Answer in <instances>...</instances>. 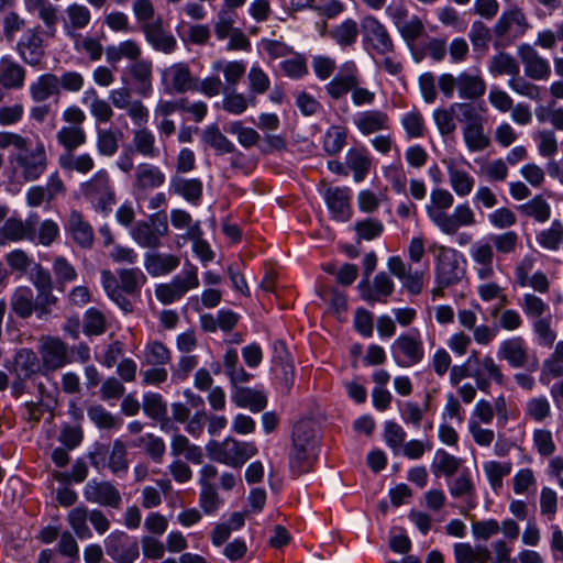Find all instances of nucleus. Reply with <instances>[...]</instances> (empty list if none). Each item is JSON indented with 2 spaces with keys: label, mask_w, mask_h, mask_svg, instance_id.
I'll return each mask as SVG.
<instances>
[{
  "label": "nucleus",
  "mask_w": 563,
  "mask_h": 563,
  "mask_svg": "<svg viewBox=\"0 0 563 563\" xmlns=\"http://www.w3.org/2000/svg\"><path fill=\"white\" fill-rule=\"evenodd\" d=\"M438 87L448 99L456 92L460 99L473 101L486 92V81L478 68L464 69L456 75L443 73L438 77Z\"/></svg>",
  "instance_id": "nucleus-1"
},
{
  "label": "nucleus",
  "mask_w": 563,
  "mask_h": 563,
  "mask_svg": "<svg viewBox=\"0 0 563 563\" xmlns=\"http://www.w3.org/2000/svg\"><path fill=\"white\" fill-rule=\"evenodd\" d=\"M206 452L214 462L240 468L257 453V448L253 442H241L228 437L223 441L210 440L206 444Z\"/></svg>",
  "instance_id": "nucleus-2"
},
{
  "label": "nucleus",
  "mask_w": 563,
  "mask_h": 563,
  "mask_svg": "<svg viewBox=\"0 0 563 563\" xmlns=\"http://www.w3.org/2000/svg\"><path fill=\"white\" fill-rule=\"evenodd\" d=\"M198 287V269L192 265H188L169 283L157 285L155 287V296L163 305H170L180 300L189 290Z\"/></svg>",
  "instance_id": "nucleus-3"
},
{
  "label": "nucleus",
  "mask_w": 563,
  "mask_h": 563,
  "mask_svg": "<svg viewBox=\"0 0 563 563\" xmlns=\"http://www.w3.org/2000/svg\"><path fill=\"white\" fill-rule=\"evenodd\" d=\"M435 255V282L442 286L459 284L465 275L463 255L455 249L440 245Z\"/></svg>",
  "instance_id": "nucleus-4"
},
{
  "label": "nucleus",
  "mask_w": 563,
  "mask_h": 563,
  "mask_svg": "<svg viewBox=\"0 0 563 563\" xmlns=\"http://www.w3.org/2000/svg\"><path fill=\"white\" fill-rule=\"evenodd\" d=\"M166 214L158 212L152 214L147 221H139L131 229L130 234L134 242L144 249H158L162 238L168 234Z\"/></svg>",
  "instance_id": "nucleus-5"
},
{
  "label": "nucleus",
  "mask_w": 563,
  "mask_h": 563,
  "mask_svg": "<svg viewBox=\"0 0 563 563\" xmlns=\"http://www.w3.org/2000/svg\"><path fill=\"white\" fill-rule=\"evenodd\" d=\"M43 374L58 371L70 363L68 346L58 338L41 336L37 346Z\"/></svg>",
  "instance_id": "nucleus-6"
},
{
  "label": "nucleus",
  "mask_w": 563,
  "mask_h": 563,
  "mask_svg": "<svg viewBox=\"0 0 563 563\" xmlns=\"http://www.w3.org/2000/svg\"><path fill=\"white\" fill-rule=\"evenodd\" d=\"M391 356L400 367H411L420 363L424 356L423 343L419 334L399 335L390 346Z\"/></svg>",
  "instance_id": "nucleus-7"
},
{
  "label": "nucleus",
  "mask_w": 563,
  "mask_h": 563,
  "mask_svg": "<svg viewBox=\"0 0 563 563\" xmlns=\"http://www.w3.org/2000/svg\"><path fill=\"white\" fill-rule=\"evenodd\" d=\"M361 30L363 42L368 48L380 55H387L394 51V43L388 31L375 16H363Z\"/></svg>",
  "instance_id": "nucleus-8"
},
{
  "label": "nucleus",
  "mask_w": 563,
  "mask_h": 563,
  "mask_svg": "<svg viewBox=\"0 0 563 563\" xmlns=\"http://www.w3.org/2000/svg\"><path fill=\"white\" fill-rule=\"evenodd\" d=\"M104 548L115 563H134L140 554L137 542L121 530L112 531L104 539Z\"/></svg>",
  "instance_id": "nucleus-9"
},
{
  "label": "nucleus",
  "mask_w": 563,
  "mask_h": 563,
  "mask_svg": "<svg viewBox=\"0 0 563 563\" xmlns=\"http://www.w3.org/2000/svg\"><path fill=\"white\" fill-rule=\"evenodd\" d=\"M84 497L88 503L118 509L122 503L119 489L109 481L90 479L84 487Z\"/></svg>",
  "instance_id": "nucleus-10"
},
{
  "label": "nucleus",
  "mask_w": 563,
  "mask_h": 563,
  "mask_svg": "<svg viewBox=\"0 0 563 563\" xmlns=\"http://www.w3.org/2000/svg\"><path fill=\"white\" fill-rule=\"evenodd\" d=\"M357 288L361 298L368 305L374 306L377 302H387L388 297L394 292L395 284L385 272H380L375 275L372 282L363 279Z\"/></svg>",
  "instance_id": "nucleus-11"
},
{
  "label": "nucleus",
  "mask_w": 563,
  "mask_h": 563,
  "mask_svg": "<svg viewBox=\"0 0 563 563\" xmlns=\"http://www.w3.org/2000/svg\"><path fill=\"white\" fill-rule=\"evenodd\" d=\"M494 256V247L489 240L482 239L471 245L470 257L479 280H489L495 277Z\"/></svg>",
  "instance_id": "nucleus-12"
},
{
  "label": "nucleus",
  "mask_w": 563,
  "mask_h": 563,
  "mask_svg": "<svg viewBox=\"0 0 563 563\" xmlns=\"http://www.w3.org/2000/svg\"><path fill=\"white\" fill-rule=\"evenodd\" d=\"M387 267L389 272L401 280L404 288L411 295H419L423 288L424 273L421 271H411L399 256L388 258Z\"/></svg>",
  "instance_id": "nucleus-13"
},
{
  "label": "nucleus",
  "mask_w": 563,
  "mask_h": 563,
  "mask_svg": "<svg viewBox=\"0 0 563 563\" xmlns=\"http://www.w3.org/2000/svg\"><path fill=\"white\" fill-rule=\"evenodd\" d=\"M518 55L523 64L525 74L531 79H548L551 74L550 64L532 46L520 45Z\"/></svg>",
  "instance_id": "nucleus-14"
},
{
  "label": "nucleus",
  "mask_w": 563,
  "mask_h": 563,
  "mask_svg": "<svg viewBox=\"0 0 563 563\" xmlns=\"http://www.w3.org/2000/svg\"><path fill=\"white\" fill-rule=\"evenodd\" d=\"M141 31L143 32L147 43L158 52L170 54L175 51L177 42L176 38L163 29V21L156 18L152 23L142 24Z\"/></svg>",
  "instance_id": "nucleus-15"
},
{
  "label": "nucleus",
  "mask_w": 563,
  "mask_h": 563,
  "mask_svg": "<svg viewBox=\"0 0 563 563\" xmlns=\"http://www.w3.org/2000/svg\"><path fill=\"white\" fill-rule=\"evenodd\" d=\"M497 356L514 368H521L528 362V349L521 336H514L500 342Z\"/></svg>",
  "instance_id": "nucleus-16"
},
{
  "label": "nucleus",
  "mask_w": 563,
  "mask_h": 563,
  "mask_svg": "<svg viewBox=\"0 0 563 563\" xmlns=\"http://www.w3.org/2000/svg\"><path fill=\"white\" fill-rule=\"evenodd\" d=\"M324 200L329 210L332 213V217L336 221H347L351 216V207H350V189L347 188H339V187H329L323 194Z\"/></svg>",
  "instance_id": "nucleus-17"
},
{
  "label": "nucleus",
  "mask_w": 563,
  "mask_h": 563,
  "mask_svg": "<svg viewBox=\"0 0 563 563\" xmlns=\"http://www.w3.org/2000/svg\"><path fill=\"white\" fill-rule=\"evenodd\" d=\"M15 159L26 174L40 175L46 168L45 146L41 141L33 148L29 145L26 150L18 152Z\"/></svg>",
  "instance_id": "nucleus-18"
},
{
  "label": "nucleus",
  "mask_w": 563,
  "mask_h": 563,
  "mask_svg": "<svg viewBox=\"0 0 563 563\" xmlns=\"http://www.w3.org/2000/svg\"><path fill=\"white\" fill-rule=\"evenodd\" d=\"M162 76L163 82L170 86L175 92L183 93L195 87L189 67L184 63L169 66L163 70Z\"/></svg>",
  "instance_id": "nucleus-19"
},
{
  "label": "nucleus",
  "mask_w": 563,
  "mask_h": 563,
  "mask_svg": "<svg viewBox=\"0 0 563 563\" xmlns=\"http://www.w3.org/2000/svg\"><path fill=\"white\" fill-rule=\"evenodd\" d=\"M91 21L89 8L80 3H71L65 9L63 18L64 31L70 37H77V31L86 29Z\"/></svg>",
  "instance_id": "nucleus-20"
},
{
  "label": "nucleus",
  "mask_w": 563,
  "mask_h": 563,
  "mask_svg": "<svg viewBox=\"0 0 563 563\" xmlns=\"http://www.w3.org/2000/svg\"><path fill=\"white\" fill-rule=\"evenodd\" d=\"M35 232V221L31 218L25 222L11 218L0 229V245L8 242H18L24 239H32Z\"/></svg>",
  "instance_id": "nucleus-21"
},
{
  "label": "nucleus",
  "mask_w": 563,
  "mask_h": 563,
  "mask_svg": "<svg viewBox=\"0 0 563 563\" xmlns=\"http://www.w3.org/2000/svg\"><path fill=\"white\" fill-rule=\"evenodd\" d=\"M25 81V69L10 57L0 58V86L8 90L21 89Z\"/></svg>",
  "instance_id": "nucleus-22"
},
{
  "label": "nucleus",
  "mask_w": 563,
  "mask_h": 563,
  "mask_svg": "<svg viewBox=\"0 0 563 563\" xmlns=\"http://www.w3.org/2000/svg\"><path fill=\"white\" fill-rule=\"evenodd\" d=\"M180 264L178 256L165 253H146L144 256V267L153 276H164L174 272Z\"/></svg>",
  "instance_id": "nucleus-23"
},
{
  "label": "nucleus",
  "mask_w": 563,
  "mask_h": 563,
  "mask_svg": "<svg viewBox=\"0 0 563 563\" xmlns=\"http://www.w3.org/2000/svg\"><path fill=\"white\" fill-rule=\"evenodd\" d=\"M18 51L25 63L36 66L44 55L42 37L34 30H27L18 43Z\"/></svg>",
  "instance_id": "nucleus-24"
},
{
  "label": "nucleus",
  "mask_w": 563,
  "mask_h": 563,
  "mask_svg": "<svg viewBox=\"0 0 563 563\" xmlns=\"http://www.w3.org/2000/svg\"><path fill=\"white\" fill-rule=\"evenodd\" d=\"M222 109L233 115H241L249 107H254L256 99L254 96L239 92L235 88H223Z\"/></svg>",
  "instance_id": "nucleus-25"
},
{
  "label": "nucleus",
  "mask_w": 563,
  "mask_h": 563,
  "mask_svg": "<svg viewBox=\"0 0 563 563\" xmlns=\"http://www.w3.org/2000/svg\"><path fill=\"white\" fill-rule=\"evenodd\" d=\"M292 448L318 452V437L313 421L301 420L295 424Z\"/></svg>",
  "instance_id": "nucleus-26"
},
{
  "label": "nucleus",
  "mask_w": 563,
  "mask_h": 563,
  "mask_svg": "<svg viewBox=\"0 0 563 563\" xmlns=\"http://www.w3.org/2000/svg\"><path fill=\"white\" fill-rule=\"evenodd\" d=\"M129 71L136 84V92L148 97L153 90V64L151 60L141 59L134 62Z\"/></svg>",
  "instance_id": "nucleus-27"
},
{
  "label": "nucleus",
  "mask_w": 563,
  "mask_h": 563,
  "mask_svg": "<svg viewBox=\"0 0 563 563\" xmlns=\"http://www.w3.org/2000/svg\"><path fill=\"white\" fill-rule=\"evenodd\" d=\"M455 563H488L490 551L486 545L459 542L453 547Z\"/></svg>",
  "instance_id": "nucleus-28"
},
{
  "label": "nucleus",
  "mask_w": 563,
  "mask_h": 563,
  "mask_svg": "<svg viewBox=\"0 0 563 563\" xmlns=\"http://www.w3.org/2000/svg\"><path fill=\"white\" fill-rule=\"evenodd\" d=\"M14 371L22 379H27L37 373H43V366L37 353L31 349H21L14 357Z\"/></svg>",
  "instance_id": "nucleus-29"
},
{
  "label": "nucleus",
  "mask_w": 563,
  "mask_h": 563,
  "mask_svg": "<svg viewBox=\"0 0 563 563\" xmlns=\"http://www.w3.org/2000/svg\"><path fill=\"white\" fill-rule=\"evenodd\" d=\"M68 230L75 242L81 247H90L92 245V227L84 220V217L79 211L71 210L68 220Z\"/></svg>",
  "instance_id": "nucleus-30"
},
{
  "label": "nucleus",
  "mask_w": 563,
  "mask_h": 563,
  "mask_svg": "<svg viewBox=\"0 0 563 563\" xmlns=\"http://www.w3.org/2000/svg\"><path fill=\"white\" fill-rule=\"evenodd\" d=\"M527 21L523 13L518 10L505 12L497 21L494 30L498 36L506 34H521L526 30Z\"/></svg>",
  "instance_id": "nucleus-31"
},
{
  "label": "nucleus",
  "mask_w": 563,
  "mask_h": 563,
  "mask_svg": "<svg viewBox=\"0 0 563 563\" xmlns=\"http://www.w3.org/2000/svg\"><path fill=\"white\" fill-rule=\"evenodd\" d=\"M450 495L456 499H463L470 504L473 508V500L475 498V485L473 483L471 473L468 470H464L460 475L448 483Z\"/></svg>",
  "instance_id": "nucleus-32"
},
{
  "label": "nucleus",
  "mask_w": 563,
  "mask_h": 563,
  "mask_svg": "<svg viewBox=\"0 0 563 563\" xmlns=\"http://www.w3.org/2000/svg\"><path fill=\"white\" fill-rule=\"evenodd\" d=\"M232 400L238 407L250 408L253 412L262 411L267 404L262 391L246 387H238L232 394Z\"/></svg>",
  "instance_id": "nucleus-33"
},
{
  "label": "nucleus",
  "mask_w": 563,
  "mask_h": 563,
  "mask_svg": "<svg viewBox=\"0 0 563 563\" xmlns=\"http://www.w3.org/2000/svg\"><path fill=\"white\" fill-rule=\"evenodd\" d=\"M30 93L34 101L43 102L53 95L59 93V79L53 74H44L30 85Z\"/></svg>",
  "instance_id": "nucleus-34"
},
{
  "label": "nucleus",
  "mask_w": 563,
  "mask_h": 563,
  "mask_svg": "<svg viewBox=\"0 0 563 563\" xmlns=\"http://www.w3.org/2000/svg\"><path fill=\"white\" fill-rule=\"evenodd\" d=\"M201 141L216 151L217 154H228L235 151L234 144L220 131L217 124H210L201 132Z\"/></svg>",
  "instance_id": "nucleus-35"
},
{
  "label": "nucleus",
  "mask_w": 563,
  "mask_h": 563,
  "mask_svg": "<svg viewBox=\"0 0 563 563\" xmlns=\"http://www.w3.org/2000/svg\"><path fill=\"white\" fill-rule=\"evenodd\" d=\"M170 452L174 456L184 455L187 461L194 464H201L203 460L201 448L190 443L188 438L183 434H175L172 438Z\"/></svg>",
  "instance_id": "nucleus-36"
},
{
  "label": "nucleus",
  "mask_w": 563,
  "mask_h": 563,
  "mask_svg": "<svg viewBox=\"0 0 563 563\" xmlns=\"http://www.w3.org/2000/svg\"><path fill=\"white\" fill-rule=\"evenodd\" d=\"M212 69L222 71L227 86L224 88H235L246 71V65L243 60H223L219 59L212 64Z\"/></svg>",
  "instance_id": "nucleus-37"
},
{
  "label": "nucleus",
  "mask_w": 563,
  "mask_h": 563,
  "mask_svg": "<svg viewBox=\"0 0 563 563\" xmlns=\"http://www.w3.org/2000/svg\"><path fill=\"white\" fill-rule=\"evenodd\" d=\"M101 283L108 297L114 301L123 311H132L131 301L121 292L120 283L115 276L108 269L101 272Z\"/></svg>",
  "instance_id": "nucleus-38"
},
{
  "label": "nucleus",
  "mask_w": 563,
  "mask_h": 563,
  "mask_svg": "<svg viewBox=\"0 0 563 563\" xmlns=\"http://www.w3.org/2000/svg\"><path fill=\"white\" fill-rule=\"evenodd\" d=\"M388 117L386 113L373 110L358 114L355 125L363 134H372L387 128Z\"/></svg>",
  "instance_id": "nucleus-39"
},
{
  "label": "nucleus",
  "mask_w": 563,
  "mask_h": 563,
  "mask_svg": "<svg viewBox=\"0 0 563 563\" xmlns=\"http://www.w3.org/2000/svg\"><path fill=\"white\" fill-rule=\"evenodd\" d=\"M126 445L125 443L117 439L113 441L111 449L108 454V467L118 476L125 475L129 471V461L126 459Z\"/></svg>",
  "instance_id": "nucleus-40"
},
{
  "label": "nucleus",
  "mask_w": 563,
  "mask_h": 563,
  "mask_svg": "<svg viewBox=\"0 0 563 563\" xmlns=\"http://www.w3.org/2000/svg\"><path fill=\"white\" fill-rule=\"evenodd\" d=\"M10 305L20 318H29L35 311L32 289L29 287L18 288L11 297Z\"/></svg>",
  "instance_id": "nucleus-41"
},
{
  "label": "nucleus",
  "mask_w": 563,
  "mask_h": 563,
  "mask_svg": "<svg viewBox=\"0 0 563 563\" xmlns=\"http://www.w3.org/2000/svg\"><path fill=\"white\" fill-rule=\"evenodd\" d=\"M86 197L97 210L108 211L114 203V194L106 183L90 185L86 191Z\"/></svg>",
  "instance_id": "nucleus-42"
},
{
  "label": "nucleus",
  "mask_w": 563,
  "mask_h": 563,
  "mask_svg": "<svg viewBox=\"0 0 563 563\" xmlns=\"http://www.w3.org/2000/svg\"><path fill=\"white\" fill-rule=\"evenodd\" d=\"M120 289L123 294L133 295L140 291L146 277L140 268H122L118 271Z\"/></svg>",
  "instance_id": "nucleus-43"
},
{
  "label": "nucleus",
  "mask_w": 563,
  "mask_h": 563,
  "mask_svg": "<svg viewBox=\"0 0 563 563\" xmlns=\"http://www.w3.org/2000/svg\"><path fill=\"white\" fill-rule=\"evenodd\" d=\"M133 445L142 448L155 463H161L166 452L164 440L153 433H145L140 437L133 442Z\"/></svg>",
  "instance_id": "nucleus-44"
},
{
  "label": "nucleus",
  "mask_w": 563,
  "mask_h": 563,
  "mask_svg": "<svg viewBox=\"0 0 563 563\" xmlns=\"http://www.w3.org/2000/svg\"><path fill=\"white\" fill-rule=\"evenodd\" d=\"M87 520H89V510L82 505L73 508L67 515V522L79 539H90L92 537Z\"/></svg>",
  "instance_id": "nucleus-45"
},
{
  "label": "nucleus",
  "mask_w": 563,
  "mask_h": 563,
  "mask_svg": "<svg viewBox=\"0 0 563 563\" xmlns=\"http://www.w3.org/2000/svg\"><path fill=\"white\" fill-rule=\"evenodd\" d=\"M143 360L146 365L164 366L172 360L170 350L159 341H150L143 351Z\"/></svg>",
  "instance_id": "nucleus-46"
},
{
  "label": "nucleus",
  "mask_w": 563,
  "mask_h": 563,
  "mask_svg": "<svg viewBox=\"0 0 563 563\" xmlns=\"http://www.w3.org/2000/svg\"><path fill=\"white\" fill-rule=\"evenodd\" d=\"M88 418L99 429H119L122 424V420L119 417L113 416L101 405H91L87 409Z\"/></svg>",
  "instance_id": "nucleus-47"
},
{
  "label": "nucleus",
  "mask_w": 563,
  "mask_h": 563,
  "mask_svg": "<svg viewBox=\"0 0 563 563\" xmlns=\"http://www.w3.org/2000/svg\"><path fill=\"white\" fill-rule=\"evenodd\" d=\"M518 211L522 216L533 218L540 223L547 222L551 217L550 205L541 196H536L528 202L520 205Z\"/></svg>",
  "instance_id": "nucleus-48"
},
{
  "label": "nucleus",
  "mask_w": 563,
  "mask_h": 563,
  "mask_svg": "<svg viewBox=\"0 0 563 563\" xmlns=\"http://www.w3.org/2000/svg\"><path fill=\"white\" fill-rule=\"evenodd\" d=\"M132 142L136 152L143 156L153 158L159 155V150L155 145V135L146 128L135 130Z\"/></svg>",
  "instance_id": "nucleus-49"
},
{
  "label": "nucleus",
  "mask_w": 563,
  "mask_h": 563,
  "mask_svg": "<svg viewBox=\"0 0 563 563\" xmlns=\"http://www.w3.org/2000/svg\"><path fill=\"white\" fill-rule=\"evenodd\" d=\"M172 189L189 202H197L202 194V185L196 178H173Z\"/></svg>",
  "instance_id": "nucleus-50"
},
{
  "label": "nucleus",
  "mask_w": 563,
  "mask_h": 563,
  "mask_svg": "<svg viewBox=\"0 0 563 563\" xmlns=\"http://www.w3.org/2000/svg\"><path fill=\"white\" fill-rule=\"evenodd\" d=\"M484 473L494 492H498L503 487V479L511 472L509 462L488 461L483 464Z\"/></svg>",
  "instance_id": "nucleus-51"
},
{
  "label": "nucleus",
  "mask_w": 563,
  "mask_h": 563,
  "mask_svg": "<svg viewBox=\"0 0 563 563\" xmlns=\"http://www.w3.org/2000/svg\"><path fill=\"white\" fill-rule=\"evenodd\" d=\"M360 29L352 19L344 20L331 32V37L341 47L352 46L358 36Z\"/></svg>",
  "instance_id": "nucleus-52"
},
{
  "label": "nucleus",
  "mask_w": 563,
  "mask_h": 563,
  "mask_svg": "<svg viewBox=\"0 0 563 563\" xmlns=\"http://www.w3.org/2000/svg\"><path fill=\"white\" fill-rule=\"evenodd\" d=\"M345 167L355 176H362L371 172V159L367 152L361 148H350L345 155Z\"/></svg>",
  "instance_id": "nucleus-53"
},
{
  "label": "nucleus",
  "mask_w": 563,
  "mask_h": 563,
  "mask_svg": "<svg viewBox=\"0 0 563 563\" xmlns=\"http://www.w3.org/2000/svg\"><path fill=\"white\" fill-rule=\"evenodd\" d=\"M463 137L472 151H483L489 145V139L484 132V121L463 126Z\"/></svg>",
  "instance_id": "nucleus-54"
},
{
  "label": "nucleus",
  "mask_w": 563,
  "mask_h": 563,
  "mask_svg": "<svg viewBox=\"0 0 563 563\" xmlns=\"http://www.w3.org/2000/svg\"><path fill=\"white\" fill-rule=\"evenodd\" d=\"M316 451H303L302 449L291 448L289 453V466L291 472L299 476L310 471L316 457Z\"/></svg>",
  "instance_id": "nucleus-55"
},
{
  "label": "nucleus",
  "mask_w": 563,
  "mask_h": 563,
  "mask_svg": "<svg viewBox=\"0 0 563 563\" xmlns=\"http://www.w3.org/2000/svg\"><path fill=\"white\" fill-rule=\"evenodd\" d=\"M89 95L92 96L89 104L90 114L100 123L109 122L114 114L111 104L107 100L98 97L95 89L85 92L84 102H86Z\"/></svg>",
  "instance_id": "nucleus-56"
},
{
  "label": "nucleus",
  "mask_w": 563,
  "mask_h": 563,
  "mask_svg": "<svg viewBox=\"0 0 563 563\" xmlns=\"http://www.w3.org/2000/svg\"><path fill=\"white\" fill-rule=\"evenodd\" d=\"M563 239V224L554 220L549 229L542 230L537 235L539 245L549 251H556Z\"/></svg>",
  "instance_id": "nucleus-57"
},
{
  "label": "nucleus",
  "mask_w": 563,
  "mask_h": 563,
  "mask_svg": "<svg viewBox=\"0 0 563 563\" xmlns=\"http://www.w3.org/2000/svg\"><path fill=\"white\" fill-rule=\"evenodd\" d=\"M488 69L495 76L509 75L512 77L519 75L518 63L507 53L495 55L489 63Z\"/></svg>",
  "instance_id": "nucleus-58"
},
{
  "label": "nucleus",
  "mask_w": 563,
  "mask_h": 563,
  "mask_svg": "<svg viewBox=\"0 0 563 563\" xmlns=\"http://www.w3.org/2000/svg\"><path fill=\"white\" fill-rule=\"evenodd\" d=\"M462 465V460L444 450L435 452V462L432 465L434 474L441 473L446 477L453 476Z\"/></svg>",
  "instance_id": "nucleus-59"
},
{
  "label": "nucleus",
  "mask_w": 563,
  "mask_h": 563,
  "mask_svg": "<svg viewBox=\"0 0 563 563\" xmlns=\"http://www.w3.org/2000/svg\"><path fill=\"white\" fill-rule=\"evenodd\" d=\"M63 190V183L58 178H53L46 188L33 187L27 192V203L32 207L40 206L45 199H53L55 195Z\"/></svg>",
  "instance_id": "nucleus-60"
},
{
  "label": "nucleus",
  "mask_w": 563,
  "mask_h": 563,
  "mask_svg": "<svg viewBox=\"0 0 563 563\" xmlns=\"http://www.w3.org/2000/svg\"><path fill=\"white\" fill-rule=\"evenodd\" d=\"M489 241L496 252L500 255L512 254L519 246V235L515 231H505L503 233L493 234Z\"/></svg>",
  "instance_id": "nucleus-61"
},
{
  "label": "nucleus",
  "mask_w": 563,
  "mask_h": 563,
  "mask_svg": "<svg viewBox=\"0 0 563 563\" xmlns=\"http://www.w3.org/2000/svg\"><path fill=\"white\" fill-rule=\"evenodd\" d=\"M432 119L441 135H451L456 130V115L452 110V103L448 108L435 109Z\"/></svg>",
  "instance_id": "nucleus-62"
},
{
  "label": "nucleus",
  "mask_w": 563,
  "mask_h": 563,
  "mask_svg": "<svg viewBox=\"0 0 563 563\" xmlns=\"http://www.w3.org/2000/svg\"><path fill=\"white\" fill-rule=\"evenodd\" d=\"M56 137L68 152L86 142V133L81 126H63L57 132Z\"/></svg>",
  "instance_id": "nucleus-63"
},
{
  "label": "nucleus",
  "mask_w": 563,
  "mask_h": 563,
  "mask_svg": "<svg viewBox=\"0 0 563 563\" xmlns=\"http://www.w3.org/2000/svg\"><path fill=\"white\" fill-rule=\"evenodd\" d=\"M249 91L256 98L257 95H264L271 87L268 75L258 66L253 65L247 73Z\"/></svg>",
  "instance_id": "nucleus-64"
}]
</instances>
